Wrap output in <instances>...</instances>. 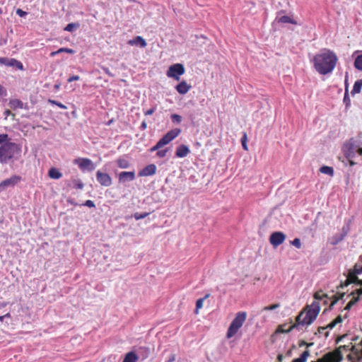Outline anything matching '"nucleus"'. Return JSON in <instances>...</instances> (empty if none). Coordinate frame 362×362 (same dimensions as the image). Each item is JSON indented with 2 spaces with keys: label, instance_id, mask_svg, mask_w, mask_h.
Instances as JSON below:
<instances>
[{
  "label": "nucleus",
  "instance_id": "obj_44",
  "mask_svg": "<svg viewBox=\"0 0 362 362\" xmlns=\"http://www.w3.org/2000/svg\"><path fill=\"white\" fill-rule=\"evenodd\" d=\"M167 152H168V150H167V149L158 150V151H157L156 155H157L159 158H164V157L166 156Z\"/></svg>",
  "mask_w": 362,
  "mask_h": 362
},
{
  "label": "nucleus",
  "instance_id": "obj_64",
  "mask_svg": "<svg viewBox=\"0 0 362 362\" xmlns=\"http://www.w3.org/2000/svg\"><path fill=\"white\" fill-rule=\"evenodd\" d=\"M8 113H9V110H7L6 115H8Z\"/></svg>",
  "mask_w": 362,
  "mask_h": 362
},
{
  "label": "nucleus",
  "instance_id": "obj_9",
  "mask_svg": "<svg viewBox=\"0 0 362 362\" xmlns=\"http://www.w3.org/2000/svg\"><path fill=\"white\" fill-rule=\"evenodd\" d=\"M185 69L183 64L177 63L169 66L166 75L175 81H180V76L185 74Z\"/></svg>",
  "mask_w": 362,
  "mask_h": 362
},
{
  "label": "nucleus",
  "instance_id": "obj_51",
  "mask_svg": "<svg viewBox=\"0 0 362 362\" xmlns=\"http://www.w3.org/2000/svg\"><path fill=\"white\" fill-rule=\"evenodd\" d=\"M346 231L344 232V234L343 235H341L340 237L337 238L335 241L333 243V244H337L339 242L341 241L346 236Z\"/></svg>",
  "mask_w": 362,
  "mask_h": 362
},
{
  "label": "nucleus",
  "instance_id": "obj_24",
  "mask_svg": "<svg viewBox=\"0 0 362 362\" xmlns=\"http://www.w3.org/2000/svg\"><path fill=\"white\" fill-rule=\"evenodd\" d=\"M286 325H279L277 328V332H281V333H288L289 332H291L292 329H293L294 328L297 327L298 325L297 324V322H296L295 324H293L291 325H290L288 327V329H286V328H284V327H285Z\"/></svg>",
  "mask_w": 362,
  "mask_h": 362
},
{
  "label": "nucleus",
  "instance_id": "obj_48",
  "mask_svg": "<svg viewBox=\"0 0 362 362\" xmlns=\"http://www.w3.org/2000/svg\"><path fill=\"white\" fill-rule=\"evenodd\" d=\"M16 14L18 16H19L20 17H25L27 16L28 13L24 11H23L21 8H18L16 10Z\"/></svg>",
  "mask_w": 362,
  "mask_h": 362
},
{
  "label": "nucleus",
  "instance_id": "obj_33",
  "mask_svg": "<svg viewBox=\"0 0 362 362\" xmlns=\"http://www.w3.org/2000/svg\"><path fill=\"white\" fill-rule=\"evenodd\" d=\"M247 133L246 132H243V136L241 138V144L243 146V149L245 150V151H248V147H247Z\"/></svg>",
  "mask_w": 362,
  "mask_h": 362
},
{
  "label": "nucleus",
  "instance_id": "obj_26",
  "mask_svg": "<svg viewBox=\"0 0 362 362\" xmlns=\"http://www.w3.org/2000/svg\"><path fill=\"white\" fill-rule=\"evenodd\" d=\"M309 356L310 351L308 350H305L298 358H295L292 362H305Z\"/></svg>",
  "mask_w": 362,
  "mask_h": 362
},
{
  "label": "nucleus",
  "instance_id": "obj_20",
  "mask_svg": "<svg viewBox=\"0 0 362 362\" xmlns=\"http://www.w3.org/2000/svg\"><path fill=\"white\" fill-rule=\"evenodd\" d=\"M139 360L138 355L134 351L128 352L122 361V362H137Z\"/></svg>",
  "mask_w": 362,
  "mask_h": 362
},
{
  "label": "nucleus",
  "instance_id": "obj_7",
  "mask_svg": "<svg viewBox=\"0 0 362 362\" xmlns=\"http://www.w3.org/2000/svg\"><path fill=\"white\" fill-rule=\"evenodd\" d=\"M362 273V257H361L358 261L355 264L353 269H349L346 280L344 286H348L350 284H356L362 285V280L358 279L357 275Z\"/></svg>",
  "mask_w": 362,
  "mask_h": 362
},
{
  "label": "nucleus",
  "instance_id": "obj_32",
  "mask_svg": "<svg viewBox=\"0 0 362 362\" xmlns=\"http://www.w3.org/2000/svg\"><path fill=\"white\" fill-rule=\"evenodd\" d=\"M354 66L356 69L362 71V54L358 55L354 62Z\"/></svg>",
  "mask_w": 362,
  "mask_h": 362
},
{
  "label": "nucleus",
  "instance_id": "obj_22",
  "mask_svg": "<svg viewBox=\"0 0 362 362\" xmlns=\"http://www.w3.org/2000/svg\"><path fill=\"white\" fill-rule=\"evenodd\" d=\"M9 105L13 109H23L24 106L23 103L18 99L11 100L9 102Z\"/></svg>",
  "mask_w": 362,
  "mask_h": 362
},
{
  "label": "nucleus",
  "instance_id": "obj_60",
  "mask_svg": "<svg viewBox=\"0 0 362 362\" xmlns=\"http://www.w3.org/2000/svg\"><path fill=\"white\" fill-rule=\"evenodd\" d=\"M4 87L0 84V96L4 93Z\"/></svg>",
  "mask_w": 362,
  "mask_h": 362
},
{
  "label": "nucleus",
  "instance_id": "obj_19",
  "mask_svg": "<svg viewBox=\"0 0 362 362\" xmlns=\"http://www.w3.org/2000/svg\"><path fill=\"white\" fill-rule=\"evenodd\" d=\"M191 88L192 86L185 81H181L175 86L176 90L182 95L186 94L191 89Z\"/></svg>",
  "mask_w": 362,
  "mask_h": 362
},
{
  "label": "nucleus",
  "instance_id": "obj_43",
  "mask_svg": "<svg viewBox=\"0 0 362 362\" xmlns=\"http://www.w3.org/2000/svg\"><path fill=\"white\" fill-rule=\"evenodd\" d=\"M344 296V293L341 294L340 297H336L334 296V298L332 300L331 304L329 305V309H332V308L334 306V304L337 303V301L342 298V297Z\"/></svg>",
  "mask_w": 362,
  "mask_h": 362
},
{
  "label": "nucleus",
  "instance_id": "obj_18",
  "mask_svg": "<svg viewBox=\"0 0 362 362\" xmlns=\"http://www.w3.org/2000/svg\"><path fill=\"white\" fill-rule=\"evenodd\" d=\"M127 43L131 46L138 45L141 48H144L147 45L146 40L141 36H136V37L129 40Z\"/></svg>",
  "mask_w": 362,
  "mask_h": 362
},
{
  "label": "nucleus",
  "instance_id": "obj_62",
  "mask_svg": "<svg viewBox=\"0 0 362 362\" xmlns=\"http://www.w3.org/2000/svg\"><path fill=\"white\" fill-rule=\"evenodd\" d=\"M128 1H130V2H134V0H128Z\"/></svg>",
  "mask_w": 362,
  "mask_h": 362
},
{
  "label": "nucleus",
  "instance_id": "obj_5",
  "mask_svg": "<svg viewBox=\"0 0 362 362\" xmlns=\"http://www.w3.org/2000/svg\"><path fill=\"white\" fill-rule=\"evenodd\" d=\"M344 156L348 159L349 165L353 166L356 163L353 160L356 153L362 156V148L360 147L359 142L354 139H349L343 146Z\"/></svg>",
  "mask_w": 362,
  "mask_h": 362
},
{
  "label": "nucleus",
  "instance_id": "obj_53",
  "mask_svg": "<svg viewBox=\"0 0 362 362\" xmlns=\"http://www.w3.org/2000/svg\"><path fill=\"white\" fill-rule=\"evenodd\" d=\"M337 324L335 323L334 320L327 325V328L333 329Z\"/></svg>",
  "mask_w": 362,
  "mask_h": 362
},
{
  "label": "nucleus",
  "instance_id": "obj_38",
  "mask_svg": "<svg viewBox=\"0 0 362 362\" xmlns=\"http://www.w3.org/2000/svg\"><path fill=\"white\" fill-rule=\"evenodd\" d=\"M290 243L292 245H293L296 248H298V249L301 248L302 244H301V241L299 238H296L293 240L291 241Z\"/></svg>",
  "mask_w": 362,
  "mask_h": 362
},
{
  "label": "nucleus",
  "instance_id": "obj_63",
  "mask_svg": "<svg viewBox=\"0 0 362 362\" xmlns=\"http://www.w3.org/2000/svg\"><path fill=\"white\" fill-rule=\"evenodd\" d=\"M8 113H9V110H7L6 115H8Z\"/></svg>",
  "mask_w": 362,
  "mask_h": 362
},
{
  "label": "nucleus",
  "instance_id": "obj_52",
  "mask_svg": "<svg viewBox=\"0 0 362 362\" xmlns=\"http://www.w3.org/2000/svg\"><path fill=\"white\" fill-rule=\"evenodd\" d=\"M79 79V76H71L68 78V82H72L74 81H77Z\"/></svg>",
  "mask_w": 362,
  "mask_h": 362
},
{
  "label": "nucleus",
  "instance_id": "obj_54",
  "mask_svg": "<svg viewBox=\"0 0 362 362\" xmlns=\"http://www.w3.org/2000/svg\"><path fill=\"white\" fill-rule=\"evenodd\" d=\"M342 320H343V319H342V317L341 315H338L334 319L335 323H337V324L341 323L342 322Z\"/></svg>",
  "mask_w": 362,
  "mask_h": 362
},
{
  "label": "nucleus",
  "instance_id": "obj_10",
  "mask_svg": "<svg viewBox=\"0 0 362 362\" xmlns=\"http://www.w3.org/2000/svg\"><path fill=\"white\" fill-rule=\"evenodd\" d=\"M21 180L18 175H12L0 182V192L5 191L8 187H12L16 185Z\"/></svg>",
  "mask_w": 362,
  "mask_h": 362
},
{
  "label": "nucleus",
  "instance_id": "obj_4",
  "mask_svg": "<svg viewBox=\"0 0 362 362\" xmlns=\"http://www.w3.org/2000/svg\"><path fill=\"white\" fill-rule=\"evenodd\" d=\"M320 312V305L317 302L312 303L306 312H300L296 318L298 325H309L317 318Z\"/></svg>",
  "mask_w": 362,
  "mask_h": 362
},
{
  "label": "nucleus",
  "instance_id": "obj_59",
  "mask_svg": "<svg viewBox=\"0 0 362 362\" xmlns=\"http://www.w3.org/2000/svg\"><path fill=\"white\" fill-rule=\"evenodd\" d=\"M141 127L142 129H146V123L145 122H143L141 123Z\"/></svg>",
  "mask_w": 362,
  "mask_h": 362
},
{
  "label": "nucleus",
  "instance_id": "obj_21",
  "mask_svg": "<svg viewBox=\"0 0 362 362\" xmlns=\"http://www.w3.org/2000/svg\"><path fill=\"white\" fill-rule=\"evenodd\" d=\"M117 165L119 168H122V169H126V168H128L129 167V160L124 158V157H120L119 158L117 161Z\"/></svg>",
  "mask_w": 362,
  "mask_h": 362
},
{
  "label": "nucleus",
  "instance_id": "obj_57",
  "mask_svg": "<svg viewBox=\"0 0 362 362\" xmlns=\"http://www.w3.org/2000/svg\"><path fill=\"white\" fill-rule=\"evenodd\" d=\"M326 329H327V326H326V327H320L318 328V332H319L320 333H322V331L325 330Z\"/></svg>",
  "mask_w": 362,
  "mask_h": 362
},
{
  "label": "nucleus",
  "instance_id": "obj_49",
  "mask_svg": "<svg viewBox=\"0 0 362 362\" xmlns=\"http://www.w3.org/2000/svg\"><path fill=\"white\" fill-rule=\"evenodd\" d=\"M49 103L55 104L56 105H57L58 107H59L62 109H66V107L59 102L49 100Z\"/></svg>",
  "mask_w": 362,
  "mask_h": 362
},
{
  "label": "nucleus",
  "instance_id": "obj_41",
  "mask_svg": "<svg viewBox=\"0 0 362 362\" xmlns=\"http://www.w3.org/2000/svg\"><path fill=\"white\" fill-rule=\"evenodd\" d=\"M325 297H327V295L325 294L322 291H317L314 294V298L316 300H322Z\"/></svg>",
  "mask_w": 362,
  "mask_h": 362
},
{
  "label": "nucleus",
  "instance_id": "obj_55",
  "mask_svg": "<svg viewBox=\"0 0 362 362\" xmlns=\"http://www.w3.org/2000/svg\"><path fill=\"white\" fill-rule=\"evenodd\" d=\"M353 305L349 302L344 308L345 310H349L352 308Z\"/></svg>",
  "mask_w": 362,
  "mask_h": 362
},
{
  "label": "nucleus",
  "instance_id": "obj_47",
  "mask_svg": "<svg viewBox=\"0 0 362 362\" xmlns=\"http://www.w3.org/2000/svg\"><path fill=\"white\" fill-rule=\"evenodd\" d=\"M352 296V298L350 300V303L354 305L359 300H360V297H358V296H356V295H351Z\"/></svg>",
  "mask_w": 362,
  "mask_h": 362
},
{
  "label": "nucleus",
  "instance_id": "obj_17",
  "mask_svg": "<svg viewBox=\"0 0 362 362\" xmlns=\"http://www.w3.org/2000/svg\"><path fill=\"white\" fill-rule=\"evenodd\" d=\"M189 153L190 151L189 148L186 145L181 144L177 147L175 151V156L177 158H184L186 157Z\"/></svg>",
  "mask_w": 362,
  "mask_h": 362
},
{
  "label": "nucleus",
  "instance_id": "obj_31",
  "mask_svg": "<svg viewBox=\"0 0 362 362\" xmlns=\"http://www.w3.org/2000/svg\"><path fill=\"white\" fill-rule=\"evenodd\" d=\"M209 297V294H206V295H205V296L204 298H199L197 300L196 310H195L196 313H198V310L203 307V303H204V300H206Z\"/></svg>",
  "mask_w": 362,
  "mask_h": 362
},
{
  "label": "nucleus",
  "instance_id": "obj_61",
  "mask_svg": "<svg viewBox=\"0 0 362 362\" xmlns=\"http://www.w3.org/2000/svg\"><path fill=\"white\" fill-rule=\"evenodd\" d=\"M85 205L88 207H90V200H86L85 202Z\"/></svg>",
  "mask_w": 362,
  "mask_h": 362
},
{
  "label": "nucleus",
  "instance_id": "obj_27",
  "mask_svg": "<svg viewBox=\"0 0 362 362\" xmlns=\"http://www.w3.org/2000/svg\"><path fill=\"white\" fill-rule=\"evenodd\" d=\"M362 87V79L358 80L354 83L353 89L351 90V95L359 93L361 90Z\"/></svg>",
  "mask_w": 362,
  "mask_h": 362
},
{
  "label": "nucleus",
  "instance_id": "obj_12",
  "mask_svg": "<svg viewBox=\"0 0 362 362\" xmlns=\"http://www.w3.org/2000/svg\"><path fill=\"white\" fill-rule=\"evenodd\" d=\"M0 64L6 66L16 67L19 70H23V64L13 58L0 57Z\"/></svg>",
  "mask_w": 362,
  "mask_h": 362
},
{
  "label": "nucleus",
  "instance_id": "obj_11",
  "mask_svg": "<svg viewBox=\"0 0 362 362\" xmlns=\"http://www.w3.org/2000/svg\"><path fill=\"white\" fill-rule=\"evenodd\" d=\"M286 236L283 232L276 231L271 234L269 237V242L271 245L276 247L281 245L286 240Z\"/></svg>",
  "mask_w": 362,
  "mask_h": 362
},
{
  "label": "nucleus",
  "instance_id": "obj_25",
  "mask_svg": "<svg viewBox=\"0 0 362 362\" xmlns=\"http://www.w3.org/2000/svg\"><path fill=\"white\" fill-rule=\"evenodd\" d=\"M62 52H66L69 54H74L75 52L74 49L66 47L59 48L58 50L51 52L50 56L54 57L55 55L60 54Z\"/></svg>",
  "mask_w": 362,
  "mask_h": 362
},
{
  "label": "nucleus",
  "instance_id": "obj_8",
  "mask_svg": "<svg viewBox=\"0 0 362 362\" xmlns=\"http://www.w3.org/2000/svg\"><path fill=\"white\" fill-rule=\"evenodd\" d=\"M181 132V129L179 128H175L168 132L157 143L155 146L150 148L151 152L158 151L163 146L168 144L170 141L175 139Z\"/></svg>",
  "mask_w": 362,
  "mask_h": 362
},
{
  "label": "nucleus",
  "instance_id": "obj_30",
  "mask_svg": "<svg viewBox=\"0 0 362 362\" xmlns=\"http://www.w3.org/2000/svg\"><path fill=\"white\" fill-rule=\"evenodd\" d=\"M139 352L142 356L143 359L147 358L150 355V349L146 346L139 347Z\"/></svg>",
  "mask_w": 362,
  "mask_h": 362
},
{
  "label": "nucleus",
  "instance_id": "obj_39",
  "mask_svg": "<svg viewBox=\"0 0 362 362\" xmlns=\"http://www.w3.org/2000/svg\"><path fill=\"white\" fill-rule=\"evenodd\" d=\"M8 135L7 134H0V144L1 146L5 143L9 142L8 141Z\"/></svg>",
  "mask_w": 362,
  "mask_h": 362
},
{
  "label": "nucleus",
  "instance_id": "obj_46",
  "mask_svg": "<svg viewBox=\"0 0 362 362\" xmlns=\"http://www.w3.org/2000/svg\"><path fill=\"white\" fill-rule=\"evenodd\" d=\"M352 296V298L350 300V303L354 305L359 300H360V297H358V296H356V295H351Z\"/></svg>",
  "mask_w": 362,
  "mask_h": 362
},
{
  "label": "nucleus",
  "instance_id": "obj_6",
  "mask_svg": "<svg viewBox=\"0 0 362 362\" xmlns=\"http://www.w3.org/2000/svg\"><path fill=\"white\" fill-rule=\"evenodd\" d=\"M247 318V313L244 311L237 313L235 318L231 322L226 333V337L230 339L235 336L242 327Z\"/></svg>",
  "mask_w": 362,
  "mask_h": 362
},
{
  "label": "nucleus",
  "instance_id": "obj_23",
  "mask_svg": "<svg viewBox=\"0 0 362 362\" xmlns=\"http://www.w3.org/2000/svg\"><path fill=\"white\" fill-rule=\"evenodd\" d=\"M49 176L52 179H59L62 177V174L58 169L52 168L49 170Z\"/></svg>",
  "mask_w": 362,
  "mask_h": 362
},
{
  "label": "nucleus",
  "instance_id": "obj_37",
  "mask_svg": "<svg viewBox=\"0 0 362 362\" xmlns=\"http://www.w3.org/2000/svg\"><path fill=\"white\" fill-rule=\"evenodd\" d=\"M344 102L346 103V107L350 105L351 100H350V98H349V93H348V87H347V86H346V88H345Z\"/></svg>",
  "mask_w": 362,
  "mask_h": 362
},
{
  "label": "nucleus",
  "instance_id": "obj_1",
  "mask_svg": "<svg viewBox=\"0 0 362 362\" xmlns=\"http://www.w3.org/2000/svg\"><path fill=\"white\" fill-rule=\"evenodd\" d=\"M344 356H346L349 362H362V341L358 346H354L352 343L340 346L334 351L324 355L317 362H340Z\"/></svg>",
  "mask_w": 362,
  "mask_h": 362
},
{
  "label": "nucleus",
  "instance_id": "obj_28",
  "mask_svg": "<svg viewBox=\"0 0 362 362\" xmlns=\"http://www.w3.org/2000/svg\"><path fill=\"white\" fill-rule=\"evenodd\" d=\"M279 22L283 23H291V24H294V25L297 24V23L293 19H292L291 17H289L288 16H283L280 17L279 18Z\"/></svg>",
  "mask_w": 362,
  "mask_h": 362
},
{
  "label": "nucleus",
  "instance_id": "obj_34",
  "mask_svg": "<svg viewBox=\"0 0 362 362\" xmlns=\"http://www.w3.org/2000/svg\"><path fill=\"white\" fill-rule=\"evenodd\" d=\"M73 187L76 189H81L83 187V184L81 180L74 179L72 180Z\"/></svg>",
  "mask_w": 362,
  "mask_h": 362
},
{
  "label": "nucleus",
  "instance_id": "obj_50",
  "mask_svg": "<svg viewBox=\"0 0 362 362\" xmlns=\"http://www.w3.org/2000/svg\"><path fill=\"white\" fill-rule=\"evenodd\" d=\"M351 295H356L360 297V296L362 295V288L356 289L351 293Z\"/></svg>",
  "mask_w": 362,
  "mask_h": 362
},
{
  "label": "nucleus",
  "instance_id": "obj_56",
  "mask_svg": "<svg viewBox=\"0 0 362 362\" xmlns=\"http://www.w3.org/2000/svg\"><path fill=\"white\" fill-rule=\"evenodd\" d=\"M10 317V314L9 313H7L3 316H0V321H3L4 320V318L6 317Z\"/></svg>",
  "mask_w": 362,
  "mask_h": 362
},
{
  "label": "nucleus",
  "instance_id": "obj_35",
  "mask_svg": "<svg viewBox=\"0 0 362 362\" xmlns=\"http://www.w3.org/2000/svg\"><path fill=\"white\" fill-rule=\"evenodd\" d=\"M281 306L280 303H274L268 306H265L262 308V311L274 310L279 308Z\"/></svg>",
  "mask_w": 362,
  "mask_h": 362
},
{
  "label": "nucleus",
  "instance_id": "obj_58",
  "mask_svg": "<svg viewBox=\"0 0 362 362\" xmlns=\"http://www.w3.org/2000/svg\"><path fill=\"white\" fill-rule=\"evenodd\" d=\"M175 355H172V356H170V358H169V360H168V362H173V361H175Z\"/></svg>",
  "mask_w": 362,
  "mask_h": 362
},
{
  "label": "nucleus",
  "instance_id": "obj_36",
  "mask_svg": "<svg viewBox=\"0 0 362 362\" xmlns=\"http://www.w3.org/2000/svg\"><path fill=\"white\" fill-rule=\"evenodd\" d=\"M149 214H150V213H148V212H144V213H141V214L135 213L134 215V217L135 218L136 220H140V219L146 218Z\"/></svg>",
  "mask_w": 362,
  "mask_h": 362
},
{
  "label": "nucleus",
  "instance_id": "obj_2",
  "mask_svg": "<svg viewBox=\"0 0 362 362\" xmlns=\"http://www.w3.org/2000/svg\"><path fill=\"white\" fill-rule=\"evenodd\" d=\"M337 61V56L334 52L324 49L314 56L313 62L315 69L320 74L326 75L334 70Z\"/></svg>",
  "mask_w": 362,
  "mask_h": 362
},
{
  "label": "nucleus",
  "instance_id": "obj_14",
  "mask_svg": "<svg viewBox=\"0 0 362 362\" xmlns=\"http://www.w3.org/2000/svg\"><path fill=\"white\" fill-rule=\"evenodd\" d=\"M97 180L100 184L104 186H110L112 183V179L107 173L100 172L97 173Z\"/></svg>",
  "mask_w": 362,
  "mask_h": 362
},
{
  "label": "nucleus",
  "instance_id": "obj_3",
  "mask_svg": "<svg viewBox=\"0 0 362 362\" xmlns=\"http://www.w3.org/2000/svg\"><path fill=\"white\" fill-rule=\"evenodd\" d=\"M21 153L22 149L19 144L14 142L5 143L0 146V163L13 167L21 158Z\"/></svg>",
  "mask_w": 362,
  "mask_h": 362
},
{
  "label": "nucleus",
  "instance_id": "obj_40",
  "mask_svg": "<svg viewBox=\"0 0 362 362\" xmlns=\"http://www.w3.org/2000/svg\"><path fill=\"white\" fill-rule=\"evenodd\" d=\"M171 119L174 123H180L182 122V117L177 114H173L171 115Z\"/></svg>",
  "mask_w": 362,
  "mask_h": 362
},
{
  "label": "nucleus",
  "instance_id": "obj_16",
  "mask_svg": "<svg viewBox=\"0 0 362 362\" xmlns=\"http://www.w3.org/2000/svg\"><path fill=\"white\" fill-rule=\"evenodd\" d=\"M74 163L77 164L83 171L88 170L90 167V160L88 158H77L74 160Z\"/></svg>",
  "mask_w": 362,
  "mask_h": 362
},
{
  "label": "nucleus",
  "instance_id": "obj_15",
  "mask_svg": "<svg viewBox=\"0 0 362 362\" xmlns=\"http://www.w3.org/2000/svg\"><path fill=\"white\" fill-rule=\"evenodd\" d=\"M135 179L134 171L127 172L123 171L119 174V180L120 182H125L127 181H132Z\"/></svg>",
  "mask_w": 362,
  "mask_h": 362
},
{
  "label": "nucleus",
  "instance_id": "obj_13",
  "mask_svg": "<svg viewBox=\"0 0 362 362\" xmlns=\"http://www.w3.org/2000/svg\"><path fill=\"white\" fill-rule=\"evenodd\" d=\"M156 166L155 164H149L146 165L144 168L140 170L138 173L139 177H146L151 176L156 174Z\"/></svg>",
  "mask_w": 362,
  "mask_h": 362
},
{
  "label": "nucleus",
  "instance_id": "obj_45",
  "mask_svg": "<svg viewBox=\"0 0 362 362\" xmlns=\"http://www.w3.org/2000/svg\"><path fill=\"white\" fill-rule=\"evenodd\" d=\"M156 106H154V107H153L150 108L149 110H148L145 111V112H144V115H145L146 116L151 115H153V114L154 113V112L156 111Z\"/></svg>",
  "mask_w": 362,
  "mask_h": 362
},
{
  "label": "nucleus",
  "instance_id": "obj_42",
  "mask_svg": "<svg viewBox=\"0 0 362 362\" xmlns=\"http://www.w3.org/2000/svg\"><path fill=\"white\" fill-rule=\"evenodd\" d=\"M78 27V25L76 23H69L64 28L66 31L72 32Z\"/></svg>",
  "mask_w": 362,
  "mask_h": 362
},
{
  "label": "nucleus",
  "instance_id": "obj_29",
  "mask_svg": "<svg viewBox=\"0 0 362 362\" xmlns=\"http://www.w3.org/2000/svg\"><path fill=\"white\" fill-rule=\"evenodd\" d=\"M320 171L322 173L327 174L330 176H333L334 175V169L329 166L324 165L320 168Z\"/></svg>",
  "mask_w": 362,
  "mask_h": 362
}]
</instances>
